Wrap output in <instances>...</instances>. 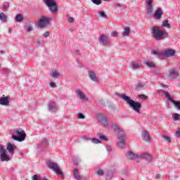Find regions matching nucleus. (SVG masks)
I'll return each instance as SVG.
<instances>
[{
    "label": "nucleus",
    "mask_w": 180,
    "mask_h": 180,
    "mask_svg": "<svg viewBox=\"0 0 180 180\" xmlns=\"http://www.w3.org/2000/svg\"><path fill=\"white\" fill-rule=\"evenodd\" d=\"M139 160H145L148 162H151L153 161V156L149 153H141L139 156Z\"/></svg>",
    "instance_id": "12"
},
{
    "label": "nucleus",
    "mask_w": 180,
    "mask_h": 180,
    "mask_svg": "<svg viewBox=\"0 0 180 180\" xmlns=\"http://www.w3.org/2000/svg\"><path fill=\"white\" fill-rule=\"evenodd\" d=\"M0 160L1 162H8L11 161V158L8 155V150L5 148V146L0 145Z\"/></svg>",
    "instance_id": "7"
},
{
    "label": "nucleus",
    "mask_w": 180,
    "mask_h": 180,
    "mask_svg": "<svg viewBox=\"0 0 180 180\" xmlns=\"http://www.w3.org/2000/svg\"><path fill=\"white\" fill-rule=\"evenodd\" d=\"M117 141H126V134L124 133V131L118 132Z\"/></svg>",
    "instance_id": "23"
},
{
    "label": "nucleus",
    "mask_w": 180,
    "mask_h": 180,
    "mask_svg": "<svg viewBox=\"0 0 180 180\" xmlns=\"http://www.w3.org/2000/svg\"><path fill=\"white\" fill-rule=\"evenodd\" d=\"M73 175L77 180L82 179V176H79V172L77 168L74 169Z\"/></svg>",
    "instance_id": "27"
},
{
    "label": "nucleus",
    "mask_w": 180,
    "mask_h": 180,
    "mask_svg": "<svg viewBox=\"0 0 180 180\" xmlns=\"http://www.w3.org/2000/svg\"><path fill=\"white\" fill-rule=\"evenodd\" d=\"M94 174H96L97 176H103L105 175V171L101 168H96Z\"/></svg>",
    "instance_id": "25"
},
{
    "label": "nucleus",
    "mask_w": 180,
    "mask_h": 180,
    "mask_svg": "<svg viewBox=\"0 0 180 180\" xmlns=\"http://www.w3.org/2000/svg\"><path fill=\"white\" fill-rule=\"evenodd\" d=\"M43 2L49 8L51 13H57L58 12V6L54 0H43Z\"/></svg>",
    "instance_id": "5"
},
{
    "label": "nucleus",
    "mask_w": 180,
    "mask_h": 180,
    "mask_svg": "<svg viewBox=\"0 0 180 180\" xmlns=\"http://www.w3.org/2000/svg\"><path fill=\"white\" fill-rule=\"evenodd\" d=\"M48 110H49V112H57V104L53 101H50L48 105Z\"/></svg>",
    "instance_id": "17"
},
{
    "label": "nucleus",
    "mask_w": 180,
    "mask_h": 180,
    "mask_svg": "<svg viewBox=\"0 0 180 180\" xmlns=\"http://www.w3.org/2000/svg\"><path fill=\"white\" fill-rule=\"evenodd\" d=\"M49 85H50V86H51V88H56V83H54V82H51L50 84H49Z\"/></svg>",
    "instance_id": "53"
},
{
    "label": "nucleus",
    "mask_w": 180,
    "mask_h": 180,
    "mask_svg": "<svg viewBox=\"0 0 180 180\" xmlns=\"http://www.w3.org/2000/svg\"><path fill=\"white\" fill-rule=\"evenodd\" d=\"M99 139L101 140H104V141H109V139H108V137H106L105 136H103V135H100Z\"/></svg>",
    "instance_id": "44"
},
{
    "label": "nucleus",
    "mask_w": 180,
    "mask_h": 180,
    "mask_svg": "<svg viewBox=\"0 0 180 180\" xmlns=\"http://www.w3.org/2000/svg\"><path fill=\"white\" fill-rule=\"evenodd\" d=\"M9 8V4H4L3 6V11H6Z\"/></svg>",
    "instance_id": "49"
},
{
    "label": "nucleus",
    "mask_w": 180,
    "mask_h": 180,
    "mask_svg": "<svg viewBox=\"0 0 180 180\" xmlns=\"http://www.w3.org/2000/svg\"><path fill=\"white\" fill-rule=\"evenodd\" d=\"M122 36L123 37H129V36H130V27H125L124 28V32L122 33Z\"/></svg>",
    "instance_id": "26"
},
{
    "label": "nucleus",
    "mask_w": 180,
    "mask_h": 180,
    "mask_svg": "<svg viewBox=\"0 0 180 180\" xmlns=\"http://www.w3.org/2000/svg\"><path fill=\"white\" fill-rule=\"evenodd\" d=\"M145 64L149 68H155V63L153 61H146L145 62Z\"/></svg>",
    "instance_id": "35"
},
{
    "label": "nucleus",
    "mask_w": 180,
    "mask_h": 180,
    "mask_svg": "<svg viewBox=\"0 0 180 180\" xmlns=\"http://www.w3.org/2000/svg\"><path fill=\"white\" fill-rule=\"evenodd\" d=\"M151 34L156 41L165 40L168 37V32L161 30L159 27L155 26L151 28Z\"/></svg>",
    "instance_id": "2"
},
{
    "label": "nucleus",
    "mask_w": 180,
    "mask_h": 180,
    "mask_svg": "<svg viewBox=\"0 0 180 180\" xmlns=\"http://www.w3.org/2000/svg\"><path fill=\"white\" fill-rule=\"evenodd\" d=\"M161 86H162V88H164V89L168 88V86H167L165 84H161Z\"/></svg>",
    "instance_id": "60"
},
{
    "label": "nucleus",
    "mask_w": 180,
    "mask_h": 180,
    "mask_svg": "<svg viewBox=\"0 0 180 180\" xmlns=\"http://www.w3.org/2000/svg\"><path fill=\"white\" fill-rule=\"evenodd\" d=\"M14 134H17L18 136ZM14 134L12 135V137L15 141H25L26 139V133L20 128L14 129Z\"/></svg>",
    "instance_id": "4"
},
{
    "label": "nucleus",
    "mask_w": 180,
    "mask_h": 180,
    "mask_svg": "<svg viewBox=\"0 0 180 180\" xmlns=\"http://www.w3.org/2000/svg\"><path fill=\"white\" fill-rule=\"evenodd\" d=\"M111 129H112V130H114V131H115V133H120V131H123V129H121L120 127H119V125H117V123L116 122H112L111 121Z\"/></svg>",
    "instance_id": "20"
},
{
    "label": "nucleus",
    "mask_w": 180,
    "mask_h": 180,
    "mask_svg": "<svg viewBox=\"0 0 180 180\" xmlns=\"http://www.w3.org/2000/svg\"><path fill=\"white\" fill-rule=\"evenodd\" d=\"M46 146H47V139H44L41 142V146L46 147Z\"/></svg>",
    "instance_id": "46"
},
{
    "label": "nucleus",
    "mask_w": 180,
    "mask_h": 180,
    "mask_svg": "<svg viewBox=\"0 0 180 180\" xmlns=\"http://www.w3.org/2000/svg\"><path fill=\"white\" fill-rule=\"evenodd\" d=\"M118 96L119 98H121V99H123V101H126L127 105H129V106L131 108V109H133L134 112H136V113H140V109L141 108V103L131 100L130 96H127L126 94H120Z\"/></svg>",
    "instance_id": "1"
},
{
    "label": "nucleus",
    "mask_w": 180,
    "mask_h": 180,
    "mask_svg": "<svg viewBox=\"0 0 180 180\" xmlns=\"http://www.w3.org/2000/svg\"><path fill=\"white\" fill-rule=\"evenodd\" d=\"M179 76V72L175 69H170L169 70L168 77L170 79H174V78H176Z\"/></svg>",
    "instance_id": "14"
},
{
    "label": "nucleus",
    "mask_w": 180,
    "mask_h": 180,
    "mask_svg": "<svg viewBox=\"0 0 180 180\" xmlns=\"http://www.w3.org/2000/svg\"><path fill=\"white\" fill-rule=\"evenodd\" d=\"M98 16H100V18H103V19H108V15H106L105 11H99Z\"/></svg>",
    "instance_id": "39"
},
{
    "label": "nucleus",
    "mask_w": 180,
    "mask_h": 180,
    "mask_svg": "<svg viewBox=\"0 0 180 180\" xmlns=\"http://www.w3.org/2000/svg\"><path fill=\"white\" fill-rule=\"evenodd\" d=\"M111 36L112 37H116V36H117V32H111Z\"/></svg>",
    "instance_id": "50"
},
{
    "label": "nucleus",
    "mask_w": 180,
    "mask_h": 180,
    "mask_svg": "<svg viewBox=\"0 0 180 180\" xmlns=\"http://www.w3.org/2000/svg\"><path fill=\"white\" fill-rule=\"evenodd\" d=\"M117 8H121L122 7V4H116Z\"/></svg>",
    "instance_id": "62"
},
{
    "label": "nucleus",
    "mask_w": 180,
    "mask_h": 180,
    "mask_svg": "<svg viewBox=\"0 0 180 180\" xmlns=\"http://www.w3.org/2000/svg\"><path fill=\"white\" fill-rule=\"evenodd\" d=\"M98 41L101 46H108L110 43V39L107 35L101 34L98 37Z\"/></svg>",
    "instance_id": "9"
},
{
    "label": "nucleus",
    "mask_w": 180,
    "mask_h": 180,
    "mask_svg": "<svg viewBox=\"0 0 180 180\" xmlns=\"http://www.w3.org/2000/svg\"><path fill=\"white\" fill-rule=\"evenodd\" d=\"M0 20L4 22H8V17L6 16V13H0Z\"/></svg>",
    "instance_id": "33"
},
{
    "label": "nucleus",
    "mask_w": 180,
    "mask_h": 180,
    "mask_svg": "<svg viewBox=\"0 0 180 180\" xmlns=\"http://www.w3.org/2000/svg\"><path fill=\"white\" fill-rule=\"evenodd\" d=\"M47 165L50 169L53 171V172H56L57 175H59V176H61V178L64 179V172L61 171L58 164L54 162H48Z\"/></svg>",
    "instance_id": "3"
},
{
    "label": "nucleus",
    "mask_w": 180,
    "mask_h": 180,
    "mask_svg": "<svg viewBox=\"0 0 180 180\" xmlns=\"http://www.w3.org/2000/svg\"><path fill=\"white\" fill-rule=\"evenodd\" d=\"M51 22V18L46 16H42L39 21V27H44L46 25H49Z\"/></svg>",
    "instance_id": "11"
},
{
    "label": "nucleus",
    "mask_w": 180,
    "mask_h": 180,
    "mask_svg": "<svg viewBox=\"0 0 180 180\" xmlns=\"http://www.w3.org/2000/svg\"><path fill=\"white\" fill-rule=\"evenodd\" d=\"M142 139L144 141L149 142L151 140V137L150 136V134L147 130H144L142 132Z\"/></svg>",
    "instance_id": "22"
},
{
    "label": "nucleus",
    "mask_w": 180,
    "mask_h": 180,
    "mask_svg": "<svg viewBox=\"0 0 180 180\" xmlns=\"http://www.w3.org/2000/svg\"><path fill=\"white\" fill-rule=\"evenodd\" d=\"M126 157L129 160H139V154H136L131 151H128L126 153Z\"/></svg>",
    "instance_id": "16"
},
{
    "label": "nucleus",
    "mask_w": 180,
    "mask_h": 180,
    "mask_svg": "<svg viewBox=\"0 0 180 180\" xmlns=\"http://www.w3.org/2000/svg\"><path fill=\"white\" fill-rule=\"evenodd\" d=\"M106 150H107V151L110 153V151H112V148L110 147V146H107Z\"/></svg>",
    "instance_id": "56"
},
{
    "label": "nucleus",
    "mask_w": 180,
    "mask_h": 180,
    "mask_svg": "<svg viewBox=\"0 0 180 180\" xmlns=\"http://www.w3.org/2000/svg\"><path fill=\"white\" fill-rule=\"evenodd\" d=\"M75 94L77 98H78V99H80V101H83V102L88 101V98L86 97V95L81 89H77L75 91Z\"/></svg>",
    "instance_id": "10"
},
{
    "label": "nucleus",
    "mask_w": 180,
    "mask_h": 180,
    "mask_svg": "<svg viewBox=\"0 0 180 180\" xmlns=\"http://www.w3.org/2000/svg\"><path fill=\"white\" fill-rule=\"evenodd\" d=\"M41 43V39H38V40L37 41V44L38 46H40Z\"/></svg>",
    "instance_id": "58"
},
{
    "label": "nucleus",
    "mask_w": 180,
    "mask_h": 180,
    "mask_svg": "<svg viewBox=\"0 0 180 180\" xmlns=\"http://www.w3.org/2000/svg\"><path fill=\"white\" fill-rule=\"evenodd\" d=\"M68 20H69L70 23H74V18L68 17Z\"/></svg>",
    "instance_id": "51"
},
{
    "label": "nucleus",
    "mask_w": 180,
    "mask_h": 180,
    "mask_svg": "<svg viewBox=\"0 0 180 180\" xmlns=\"http://www.w3.org/2000/svg\"><path fill=\"white\" fill-rule=\"evenodd\" d=\"M140 67H141V65L136 62H132L130 64V68H131L132 70H139Z\"/></svg>",
    "instance_id": "28"
},
{
    "label": "nucleus",
    "mask_w": 180,
    "mask_h": 180,
    "mask_svg": "<svg viewBox=\"0 0 180 180\" xmlns=\"http://www.w3.org/2000/svg\"><path fill=\"white\" fill-rule=\"evenodd\" d=\"M172 103L174 105V108H176V109L177 110H180V102L179 101H176L173 100L172 101Z\"/></svg>",
    "instance_id": "36"
},
{
    "label": "nucleus",
    "mask_w": 180,
    "mask_h": 180,
    "mask_svg": "<svg viewBox=\"0 0 180 180\" xmlns=\"http://www.w3.org/2000/svg\"><path fill=\"white\" fill-rule=\"evenodd\" d=\"M155 179H160V178H161V174H156L155 176Z\"/></svg>",
    "instance_id": "57"
},
{
    "label": "nucleus",
    "mask_w": 180,
    "mask_h": 180,
    "mask_svg": "<svg viewBox=\"0 0 180 180\" xmlns=\"http://www.w3.org/2000/svg\"><path fill=\"white\" fill-rule=\"evenodd\" d=\"M162 8H158L153 14V17L155 18V19H156V20H160V19H161V18L162 17Z\"/></svg>",
    "instance_id": "15"
},
{
    "label": "nucleus",
    "mask_w": 180,
    "mask_h": 180,
    "mask_svg": "<svg viewBox=\"0 0 180 180\" xmlns=\"http://www.w3.org/2000/svg\"><path fill=\"white\" fill-rule=\"evenodd\" d=\"M88 75L90 79L93 81V82H98V81H99V79H98V77H96V74L95 73V72L92 70H89Z\"/></svg>",
    "instance_id": "18"
},
{
    "label": "nucleus",
    "mask_w": 180,
    "mask_h": 180,
    "mask_svg": "<svg viewBox=\"0 0 180 180\" xmlns=\"http://www.w3.org/2000/svg\"><path fill=\"white\" fill-rule=\"evenodd\" d=\"M8 150V153H10L11 155H13V153L15 150H16V146L12 144L11 143H8L6 144V150Z\"/></svg>",
    "instance_id": "19"
},
{
    "label": "nucleus",
    "mask_w": 180,
    "mask_h": 180,
    "mask_svg": "<svg viewBox=\"0 0 180 180\" xmlns=\"http://www.w3.org/2000/svg\"><path fill=\"white\" fill-rule=\"evenodd\" d=\"M91 2L95 5H101L102 4V0H91Z\"/></svg>",
    "instance_id": "43"
},
{
    "label": "nucleus",
    "mask_w": 180,
    "mask_h": 180,
    "mask_svg": "<svg viewBox=\"0 0 180 180\" xmlns=\"http://www.w3.org/2000/svg\"><path fill=\"white\" fill-rule=\"evenodd\" d=\"M175 136H176V137L180 136V129H179V130L176 131Z\"/></svg>",
    "instance_id": "54"
},
{
    "label": "nucleus",
    "mask_w": 180,
    "mask_h": 180,
    "mask_svg": "<svg viewBox=\"0 0 180 180\" xmlns=\"http://www.w3.org/2000/svg\"><path fill=\"white\" fill-rule=\"evenodd\" d=\"M0 53H1V54H4V53H5V51H0Z\"/></svg>",
    "instance_id": "64"
},
{
    "label": "nucleus",
    "mask_w": 180,
    "mask_h": 180,
    "mask_svg": "<svg viewBox=\"0 0 180 180\" xmlns=\"http://www.w3.org/2000/svg\"><path fill=\"white\" fill-rule=\"evenodd\" d=\"M117 144L120 148H124L126 147V141H117Z\"/></svg>",
    "instance_id": "34"
},
{
    "label": "nucleus",
    "mask_w": 180,
    "mask_h": 180,
    "mask_svg": "<svg viewBox=\"0 0 180 180\" xmlns=\"http://www.w3.org/2000/svg\"><path fill=\"white\" fill-rule=\"evenodd\" d=\"M145 5L146 6V14L153 15V12L154 11V3L153 0H146Z\"/></svg>",
    "instance_id": "8"
},
{
    "label": "nucleus",
    "mask_w": 180,
    "mask_h": 180,
    "mask_svg": "<svg viewBox=\"0 0 180 180\" xmlns=\"http://www.w3.org/2000/svg\"><path fill=\"white\" fill-rule=\"evenodd\" d=\"M162 137L164 139V140L167 141V143H171V138H169V136L166 135H162Z\"/></svg>",
    "instance_id": "41"
},
{
    "label": "nucleus",
    "mask_w": 180,
    "mask_h": 180,
    "mask_svg": "<svg viewBox=\"0 0 180 180\" xmlns=\"http://www.w3.org/2000/svg\"><path fill=\"white\" fill-rule=\"evenodd\" d=\"M172 117L173 120H174L176 122L180 120V115L178 113H173Z\"/></svg>",
    "instance_id": "37"
},
{
    "label": "nucleus",
    "mask_w": 180,
    "mask_h": 180,
    "mask_svg": "<svg viewBox=\"0 0 180 180\" xmlns=\"http://www.w3.org/2000/svg\"><path fill=\"white\" fill-rule=\"evenodd\" d=\"M162 27H166L167 29H171V24H169L168 20H165L162 22Z\"/></svg>",
    "instance_id": "31"
},
{
    "label": "nucleus",
    "mask_w": 180,
    "mask_h": 180,
    "mask_svg": "<svg viewBox=\"0 0 180 180\" xmlns=\"http://www.w3.org/2000/svg\"><path fill=\"white\" fill-rule=\"evenodd\" d=\"M91 143H94V144H98V143H101V141L96 138H94L91 139Z\"/></svg>",
    "instance_id": "42"
},
{
    "label": "nucleus",
    "mask_w": 180,
    "mask_h": 180,
    "mask_svg": "<svg viewBox=\"0 0 180 180\" xmlns=\"http://www.w3.org/2000/svg\"><path fill=\"white\" fill-rule=\"evenodd\" d=\"M0 105H1L2 106H9V97H1Z\"/></svg>",
    "instance_id": "21"
},
{
    "label": "nucleus",
    "mask_w": 180,
    "mask_h": 180,
    "mask_svg": "<svg viewBox=\"0 0 180 180\" xmlns=\"http://www.w3.org/2000/svg\"><path fill=\"white\" fill-rule=\"evenodd\" d=\"M151 54L153 56H158L159 57H162V51H152Z\"/></svg>",
    "instance_id": "38"
},
{
    "label": "nucleus",
    "mask_w": 180,
    "mask_h": 180,
    "mask_svg": "<svg viewBox=\"0 0 180 180\" xmlns=\"http://www.w3.org/2000/svg\"><path fill=\"white\" fill-rule=\"evenodd\" d=\"M77 118L78 119H85V116L84 114L79 112V114H77Z\"/></svg>",
    "instance_id": "45"
},
{
    "label": "nucleus",
    "mask_w": 180,
    "mask_h": 180,
    "mask_svg": "<svg viewBox=\"0 0 180 180\" xmlns=\"http://www.w3.org/2000/svg\"><path fill=\"white\" fill-rule=\"evenodd\" d=\"M44 37H45L46 38L49 37L50 36V32H46L44 34Z\"/></svg>",
    "instance_id": "52"
},
{
    "label": "nucleus",
    "mask_w": 180,
    "mask_h": 180,
    "mask_svg": "<svg viewBox=\"0 0 180 180\" xmlns=\"http://www.w3.org/2000/svg\"><path fill=\"white\" fill-rule=\"evenodd\" d=\"M139 98H146V95H144V94L140 95Z\"/></svg>",
    "instance_id": "63"
},
{
    "label": "nucleus",
    "mask_w": 180,
    "mask_h": 180,
    "mask_svg": "<svg viewBox=\"0 0 180 180\" xmlns=\"http://www.w3.org/2000/svg\"><path fill=\"white\" fill-rule=\"evenodd\" d=\"M165 97L168 99V101H169L170 102H172L174 101V99H172V98H171V95H169V93L168 92H165Z\"/></svg>",
    "instance_id": "40"
},
{
    "label": "nucleus",
    "mask_w": 180,
    "mask_h": 180,
    "mask_svg": "<svg viewBox=\"0 0 180 180\" xmlns=\"http://www.w3.org/2000/svg\"><path fill=\"white\" fill-rule=\"evenodd\" d=\"M175 56V50L165 49L162 51V57H174Z\"/></svg>",
    "instance_id": "13"
},
{
    "label": "nucleus",
    "mask_w": 180,
    "mask_h": 180,
    "mask_svg": "<svg viewBox=\"0 0 180 180\" xmlns=\"http://www.w3.org/2000/svg\"><path fill=\"white\" fill-rule=\"evenodd\" d=\"M26 30L27 32H30L33 30V27H32V25H29L28 27H27Z\"/></svg>",
    "instance_id": "47"
},
{
    "label": "nucleus",
    "mask_w": 180,
    "mask_h": 180,
    "mask_svg": "<svg viewBox=\"0 0 180 180\" xmlns=\"http://www.w3.org/2000/svg\"><path fill=\"white\" fill-rule=\"evenodd\" d=\"M79 162H81V160H79L78 162H74V164L75 165H78V164H79Z\"/></svg>",
    "instance_id": "61"
},
{
    "label": "nucleus",
    "mask_w": 180,
    "mask_h": 180,
    "mask_svg": "<svg viewBox=\"0 0 180 180\" xmlns=\"http://www.w3.org/2000/svg\"><path fill=\"white\" fill-rule=\"evenodd\" d=\"M75 53V54H77V56H79V54H81V52L79 50H76Z\"/></svg>",
    "instance_id": "59"
},
{
    "label": "nucleus",
    "mask_w": 180,
    "mask_h": 180,
    "mask_svg": "<svg viewBox=\"0 0 180 180\" xmlns=\"http://www.w3.org/2000/svg\"><path fill=\"white\" fill-rule=\"evenodd\" d=\"M60 75H61L60 74V72H57V70H52L50 77L51 78H58V77H60Z\"/></svg>",
    "instance_id": "30"
},
{
    "label": "nucleus",
    "mask_w": 180,
    "mask_h": 180,
    "mask_svg": "<svg viewBox=\"0 0 180 180\" xmlns=\"http://www.w3.org/2000/svg\"><path fill=\"white\" fill-rule=\"evenodd\" d=\"M15 20L18 23H22L23 22V15L20 13L17 14L15 17Z\"/></svg>",
    "instance_id": "29"
},
{
    "label": "nucleus",
    "mask_w": 180,
    "mask_h": 180,
    "mask_svg": "<svg viewBox=\"0 0 180 180\" xmlns=\"http://www.w3.org/2000/svg\"><path fill=\"white\" fill-rule=\"evenodd\" d=\"M145 88H146L145 83L139 82L136 84V89H137L138 91L140 89H144Z\"/></svg>",
    "instance_id": "32"
},
{
    "label": "nucleus",
    "mask_w": 180,
    "mask_h": 180,
    "mask_svg": "<svg viewBox=\"0 0 180 180\" xmlns=\"http://www.w3.org/2000/svg\"><path fill=\"white\" fill-rule=\"evenodd\" d=\"M115 174V172L113 170L107 171L105 174V179L111 180L113 178V175Z\"/></svg>",
    "instance_id": "24"
},
{
    "label": "nucleus",
    "mask_w": 180,
    "mask_h": 180,
    "mask_svg": "<svg viewBox=\"0 0 180 180\" xmlns=\"http://www.w3.org/2000/svg\"><path fill=\"white\" fill-rule=\"evenodd\" d=\"M166 91H165L162 89H159L158 90V94H159V95H162V94H165Z\"/></svg>",
    "instance_id": "48"
},
{
    "label": "nucleus",
    "mask_w": 180,
    "mask_h": 180,
    "mask_svg": "<svg viewBox=\"0 0 180 180\" xmlns=\"http://www.w3.org/2000/svg\"><path fill=\"white\" fill-rule=\"evenodd\" d=\"M96 117L97 120L101 122V124L103 126V127H108V126H110L112 123V121L108 120V118L103 114H96Z\"/></svg>",
    "instance_id": "6"
},
{
    "label": "nucleus",
    "mask_w": 180,
    "mask_h": 180,
    "mask_svg": "<svg viewBox=\"0 0 180 180\" xmlns=\"http://www.w3.org/2000/svg\"><path fill=\"white\" fill-rule=\"evenodd\" d=\"M32 180H39V176L37 174L34 175Z\"/></svg>",
    "instance_id": "55"
}]
</instances>
